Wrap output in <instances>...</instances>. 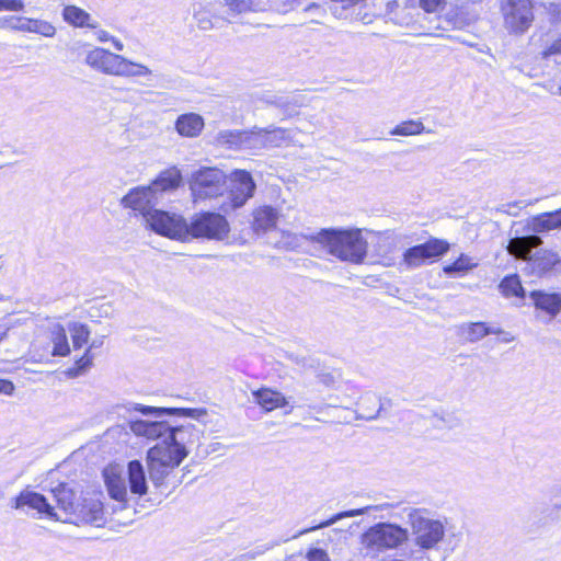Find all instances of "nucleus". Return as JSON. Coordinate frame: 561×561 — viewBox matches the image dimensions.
<instances>
[{"instance_id":"nucleus-1","label":"nucleus","mask_w":561,"mask_h":561,"mask_svg":"<svg viewBox=\"0 0 561 561\" xmlns=\"http://www.w3.org/2000/svg\"><path fill=\"white\" fill-rule=\"evenodd\" d=\"M309 239L322 244L331 255L344 262L360 264L367 254V241L358 229H322Z\"/></svg>"},{"instance_id":"nucleus-2","label":"nucleus","mask_w":561,"mask_h":561,"mask_svg":"<svg viewBox=\"0 0 561 561\" xmlns=\"http://www.w3.org/2000/svg\"><path fill=\"white\" fill-rule=\"evenodd\" d=\"M408 523L413 536L414 546L410 557L415 561H423L426 551H437L446 537V522L427 516L426 512L411 508L408 513Z\"/></svg>"},{"instance_id":"nucleus-3","label":"nucleus","mask_w":561,"mask_h":561,"mask_svg":"<svg viewBox=\"0 0 561 561\" xmlns=\"http://www.w3.org/2000/svg\"><path fill=\"white\" fill-rule=\"evenodd\" d=\"M542 243L539 236L530 234L525 237H515L508 241L507 252L526 261L525 270L538 277L546 276L556 271L561 265V259L554 251L541 249L531 254L533 249Z\"/></svg>"},{"instance_id":"nucleus-4","label":"nucleus","mask_w":561,"mask_h":561,"mask_svg":"<svg viewBox=\"0 0 561 561\" xmlns=\"http://www.w3.org/2000/svg\"><path fill=\"white\" fill-rule=\"evenodd\" d=\"M409 530L392 523H378L360 536V552L364 557L376 558L381 552L396 549L407 542Z\"/></svg>"},{"instance_id":"nucleus-5","label":"nucleus","mask_w":561,"mask_h":561,"mask_svg":"<svg viewBox=\"0 0 561 561\" xmlns=\"http://www.w3.org/2000/svg\"><path fill=\"white\" fill-rule=\"evenodd\" d=\"M186 458V454L165 436L147 451L149 478L156 486H161L165 478Z\"/></svg>"},{"instance_id":"nucleus-6","label":"nucleus","mask_w":561,"mask_h":561,"mask_svg":"<svg viewBox=\"0 0 561 561\" xmlns=\"http://www.w3.org/2000/svg\"><path fill=\"white\" fill-rule=\"evenodd\" d=\"M187 230V241L192 239L222 241L230 232V225L219 213L202 211L191 218Z\"/></svg>"},{"instance_id":"nucleus-7","label":"nucleus","mask_w":561,"mask_h":561,"mask_svg":"<svg viewBox=\"0 0 561 561\" xmlns=\"http://www.w3.org/2000/svg\"><path fill=\"white\" fill-rule=\"evenodd\" d=\"M226 188L227 176L218 168L204 167L191 174L190 190L194 202L222 196Z\"/></svg>"},{"instance_id":"nucleus-8","label":"nucleus","mask_w":561,"mask_h":561,"mask_svg":"<svg viewBox=\"0 0 561 561\" xmlns=\"http://www.w3.org/2000/svg\"><path fill=\"white\" fill-rule=\"evenodd\" d=\"M145 227L172 240L187 241V221L175 213L156 209L146 215Z\"/></svg>"},{"instance_id":"nucleus-9","label":"nucleus","mask_w":561,"mask_h":561,"mask_svg":"<svg viewBox=\"0 0 561 561\" xmlns=\"http://www.w3.org/2000/svg\"><path fill=\"white\" fill-rule=\"evenodd\" d=\"M501 13L505 30L513 35H523L534 22L530 0H501Z\"/></svg>"},{"instance_id":"nucleus-10","label":"nucleus","mask_w":561,"mask_h":561,"mask_svg":"<svg viewBox=\"0 0 561 561\" xmlns=\"http://www.w3.org/2000/svg\"><path fill=\"white\" fill-rule=\"evenodd\" d=\"M256 184L245 170H234L229 176L228 193L225 201L220 204V210L228 213L238 209L253 197Z\"/></svg>"},{"instance_id":"nucleus-11","label":"nucleus","mask_w":561,"mask_h":561,"mask_svg":"<svg viewBox=\"0 0 561 561\" xmlns=\"http://www.w3.org/2000/svg\"><path fill=\"white\" fill-rule=\"evenodd\" d=\"M448 243L431 239L425 243L414 245L408 249L403 254V263L410 267L415 268L428 262L435 261L448 251Z\"/></svg>"},{"instance_id":"nucleus-12","label":"nucleus","mask_w":561,"mask_h":561,"mask_svg":"<svg viewBox=\"0 0 561 561\" xmlns=\"http://www.w3.org/2000/svg\"><path fill=\"white\" fill-rule=\"evenodd\" d=\"M102 474L110 497L121 503L122 508H124L128 499V490L126 484L127 478L123 466L111 463L103 469Z\"/></svg>"},{"instance_id":"nucleus-13","label":"nucleus","mask_w":561,"mask_h":561,"mask_svg":"<svg viewBox=\"0 0 561 561\" xmlns=\"http://www.w3.org/2000/svg\"><path fill=\"white\" fill-rule=\"evenodd\" d=\"M158 203L159 199L149 185L131 188L121 201L123 207L138 211L144 221L148 213L157 209L154 206Z\"/></svg>"},{"instance_id":"nucleus-14","label":"nucleus","mask_w":561,"mask_h":561,"mask_svg":"<svg viewBox=\"0 0 561 561\" xmlns=\"http://www.w3.org/2000/svg\"><path fill=\"white\" fill-rule=\"evenodd\" d=\"M10 506L14 510H34L38 514H45L50 518L59 519L46 497L30 489L23 490L18 496L11 499Z\"/></svg>"},{"instance_id":"nucleus-15","label":"nucleus","mask_w":561,"mask_h":561,"mask_svg":"<svg viewBox=\"0 0 561 561\" xmlns=\"http://www.w3.org/2000/svg\"><path fill=\"white\" fill-rule=\"evenodd\" d=\"M121 55L95 47L85 55V64L92 69L107 76H115Z\"/></svg>"},{"instance_id":"nucleus-16","label":"nucleus","mask_w":561,"mask_h":561,"mask_svg":"<svg viewBox=\"0 0 561 561\" xmlns=\"http://www.w3.org/2000/svg\"><path fill=\"white\" fill-rule=\"evenodd\" d=\"M201 431L194 424L187 423L180 426H170L167 437L182 451L190 453V448L199 439Z\"/></svg>"},{"instance_id":"nucleus-17","label":"nucleus","mask_w":561,"mask_h":561,"mask_svg":"<svg viewBox=\"0 0 561 561\" xmlns=\"http://www.w3.org/2000/svg\"><path fill=\"white\" fill-rule=\"evenodd\" d=\"M128 427L136 436L161 440L168 435L169 423L164 421L130 420Z\"/></svg>"},{"instance_id":"nucleus-18","label":"nucleus","mask_w":561,"mask_h":561,"mask_svg":"<svg viewBox=\"0 0 561 561\" xmlns=\"http://www.w3.org/2000/svg\"><path fill=\"white\" fill-rule=\"evenodd\" d=\"M76 523H85L100 526L104 522L103 503L99 499H84L77 505Z\"/></svg>"},{"instance_id":"nucleus-19","label":"nucleus","mask_w":561,"mask_h":561,"mask_svg":"<svg viewBox=\"0 0 561 561\" xmlns=\"http://www.w3.org/2000/svg\"><path fill=\"white\" fill-rule=\"evenodd\" d=\"M527 228L536 236L561 230V208L530 217L527 221Z\"/></svg>"},{"instance_id":"nucleus-20","label":"nucleus","mask_w":561,"mask_h":561,"mask_svg":"<svg viewBox=\"0 0 561 561\" xmlns=\"http://www.w3.org/2000/svg\"><path fill=\"white\" fill-rule=\"evenodd\" d=\"M181 182V171L176 167H172L162 171L158 178L149 184V186L160 201L163 193L176 190Z\"/></svg>"},{"instance_id":"nucleus-21","label":"nucleus","mask_w":561,"mask_h":561,"mask_svg":"<svg viewBox=\"0 0 561 561\" xmlns=\"http://www.w3.org/2000/svg\"><path fill=\"white\" fill-rule=\"evenodd\" d=\"M205 126L204 118L197 113H185L180 115L174 124L176 133L186 138L198 137Z\"/></svg>"},{"instance_id":"nucleus-22","label":"nucleus","mask_w":561,"mask_h":561,"mask_svg":"<svg viewBox=\"0 0 561 561\" xmlns=\"http://www.w3.org/2000/svg\"><path fill=\"white\" fill-rule=\"evenodd\" d=\"M128 479L130 493L142 496L148 491L147 474L144 465L139 460H131L125 471Z\"/></svg>"},{"instance_id":"nucleus-23","label":"nucleus","mask_w":561,"mask_h":561,"mask_svg":"<svg viewBox=\"0 0 561 561\" xmlns=\"http://www.w3.org/2000/svg\"><path fill=\"white\" fill-rule=\"evenodd\" d=\"M458 331L460 336L470 343H476L490 334L499 335L504 333L501 328L488 325L485 322L462 323Z\"/></svg>"},{"instance_id":"nucleus-24","label":"nucleus","mask_w":561,"mask_h":561,"mask_svg":"<svg viewBox=\"0 0 561 561\" xmlns=\"http://www.w3.org/2000/svg\"><path fill=\"white\" fill-rule=\"evenodd\" d=\"M129 410L138 411V412L142 413L144 415H152L154 417H161L163 415H173V414L182 415V416H190V417H198L206 413L204 410H198V409L156 408V407L142 405L139 403L133 404V407Z\"/></svg>"},{"instance_id":"nucleus-25","label":"nucleus","mask_w":561,"mask_h":561,"mask_svg":"<svg viewBox=\"0 0 561 561\" xmlns=\"http://www.w3.org/2000/svg\"><path fill=\"white\" fill-rule=\"evenodd\" d=\"M64 20L75 27L98 28V21L83 9L76 5H66L62 10Z\"/></svg>"},{"instance_id":"nucleus-26","label":"nucleus","mask_w":561,"mask_h":561,"mask_svg":"<svg viewBox=\"0 0 561 561\" xmlns=\"http://www.w3.org/2000/svg\"><path fill=\"white\" fill-rule=\"evenodd\" d=\"M530 297L537 309L546 311L551 317L557 316L561 311L560 294H547L535 290L531 291Z\"/></svg>"},{"instance_id":"nucleus-27","label":"nucleus","mask_w":561,"mask_h":561,"mask_svg":"<svg viewBox=\"0 0 561 561\" xmlns=\"http://www.w3.org/2000/svg\"><path fill=\"white\" fill-rule=\"evenodd\" d=\"M278 211L272 206H260L253 211V226L256 231H266L275 227Z\"/></svg>"},{"instance_id":"nucleus-28","label":"nucleus","mask_w":561,"mask_h":561,"mask_svg":"<svg viewBox=\"0 0 561 561\" xmlns=\"http://www.w3.org/2000/svg\"><path fill=\"white\" fill-rule=\"evenodd\" d=\"M253 397L265 411H273L287 404L286 398L280 392L268 388L253 391Z\"/></svg>"},{"instance_id":"nucleus-29","label":"nucleus","mask_w":561,"mask_h":561,"mask_svg":"<svg viewBox=\"0 0 561 561\" xmlns=\"http://www.w3.org/2000/svg\"><path fill=\"white\" fill-rule=\"evenodd\" d=\"M53 494L60 510L70 515L77 513L78 504H76V495L71 488L61 483L53 489Z\"/></svg>"},{"instance_id":"nucleus-30","label":"nucleus","mask_w":561,"mask_h":561,"mask_svg":"<svg viewBox=\"0 0 561 561\" xmlns=\"http://www.w3.org/2000/svg\"><path fill=\"white\" fill-rule=\"evenodd\" d=\"M152 71L142 64L131 61L121 55L115 77L138 78L148 77Z\"/></svg>"},{"instance_id":"nucleus-31","label":"nucleus","mask_w":561,"mask_h":561,"mask_svg":"<svg viewBox=\"0 0 561 561\" xmlns=\"http://www.w3.org/2000/svg\"><path fill=\"white\" fill-rule=\"evenodd\" d=\"M247 130H220L216 136V141L220 146H226L229 149L245 150Z\"/></svg>"},{"instance_id":"nucleus-32","label":"nucleus","mask_w":561,"mask_h":561,"mask_svg":"<svg viewBox=\"0 0 561 561\" xmlns=\"http://www.w3.org/2000/svg\"><path fill=\"white\" fill-rule=\"evenodd\" d=\"M359 410L357 420H375L381 410V404L376 394L365 393L359 399Z\"/></svg>"},{"instance_id":"nucleus-33","label":"nucleus","mask_w":561,"mask_h":561,"mask_svg":"<svg viewBox=\"0 0 561 561\" xmlns=\"http://www.w3.org/2000/svg\"><path fill=\"white\" fill-rule=\"evenodd\" d=\"M499 289L505 298L516 297L523 299L525 297V290L517 275L505 276L501 280Z\"/></svg>"},{"instance_id":"nucleus-34","label":"nucleus","mask_w":561,"mask_h":561,"mask_svg":"<svg viewBox=\"0 0 561 561\" xmlns=\"http://www.w3.org/2000/svg\"><path fill=\"white\" fill-rule=\"evenodd\" d=\"M224 2L232 14L264 12V5L261 0H224Z\"/></svg>"},{"instance_id":"nucleus-35","label":"nucleus","mask_w":561,"mask_h":561,"mask_svg":"<svg viewBox=\"0 0 561 561\" xmlns=\"http://www.w3.org/2000/svg\"><path fill=\"white\" fill-rule=\"evenodd\" d=\"M244 148L251 151L268 149L265 128L254 126L248 129Z\"/></svg>"},{"instance_id":"nucleus-36","label":"nucleus","mask_w":561,"mask_h":561,"mask_svg":"<svg viewBox=\"0 0 561 561\" xmlns=\"http://www.w3.org/2000/svg\"><path fill=\"white\" fill-rule=\"evenodd\" d=\"M265 131L268 149L282 147L291 140L288 129L271 125L265 128Z\"/></svg>"},{"instance_id":"nucleus-37","label":"nucleus","mask_w":561,"mask_h":561,"mask_svg":"<svg viewBox=\"0 0 561 561\" xmlns=\"http://www.w3.org/2000/svg\"><path fill=\"white\" fill-rule=\"evenodd\" d=\"M51 342L54 344L53 356H67L70 353L66 330L61 325L54 327L51 331Z\"/></svg>"},{"instance_id":"nucleus-38","label":"nucleus","mask_w":561,"mask_h":561,"mask_svg":"<svg viewBox=\"0 0 561 561\" xmlns=\"http://www.w3.org/2000/svg\"><path fill=\"white\" fill-rule=\"evenodd\" d=\"M371 508H373L371 506H365V507H362V508L350 510V511H345V512H342V513H337L334 516H332L330 519H328L325 522H322L321 524H319L317 526H313L311 528L301 530L299 533V535H302V534H306V533H309V531H312V530H316V529H321V528L329 527V526L333 525L334 523L339 522L340 519H342L344 517H356V516H360V515L367 514L368 512H370Z\"/></svg>"},{"instance_id":"nucleus-39","label":"nucleus","mask_w":561,"mask_h":561,"mask_svg":"<svg viewBox=\"0 0 561 561\" xmlns=\"http://www.w3.org/2000/svg\"><path fill=\"white\" fill-rule=\"evenodd\" d=\"M425 130V126L421 121H407L398 124L390 130L392 136H414Z\"/></svg>"},{"instance_id":"nucleus-40","label":"nucleus","mask_w":561,"mask_h":561,"mask_svg":"<svg viewBox=\"0 0 561 561\" xmlns=\"http://www.w3.org/2000/svg\"><path fill=\"white\" fill-rule=\"evenodd\" d=\"M25 32L36 33L45 37H54L56 27L48 21L27 18Z\"/></svg>"},{"instance_id":"nucleus-41","label":"nucleus","mask_w":561,"mask_h":561,"mask_svg":"<svg viewBox=\"0 0 561 561\" xmlns=\"http://www.w3.org/2000/svg\"><path fill=\"white\" fill-rule=\"evenodd\" d=\"M69 331L71 333L72 344L75 348H80L88 342L90 331L85 324L79 322H72L69 324Z\"/></svg>"},{"instance_id":"nucleus-42","label":"nucleus","mask_w":561,"mask_h":561,"mask_svg":"<svg viewBox=\"0 0 561 561\" xmlns=\"http://www.w3.org/2000/svg\"><path fill=\"white\" fill-rule=\"evenodd\" d=\"M476 266L477 263L472 262V259L470 256L461 254L458 257V260H456L454 263L446 265L444 267V272L447 275H453L456 273H466Z\"/></svg>"},{"instance_id":"nucleus-43","label":"nucleus","mask_w":561,"mask_h":561,"mask_svg":"<svg viewBox=\"0 0 561 561\" xmlns=\"http://www.w3.org/2000/svg\"><path fill=\"white\" fill-rule=\"evenodd\" d=\"M264 11H276L286 13L294 8L297 0H261Z\"/></svg>"},{"instance_id":"nucleus-44","label":"nucleus","mask_w":561,"mask_h":561,"mask_svg":"<svg viewBox=\"0 0 561 561\" xmlns=\"http://www.w3.org/2000/svg\"><path fill=\"white\" fill-rule=\"evenodd\" d=\"M193 18L197 27L202 31H209L215 26L210 12L205 9L194 11Z\"/></svg>"},{"instance_id":"nucleus-45","label":"nucleus","mask_w":561,"mask_h":561,"mask_svg":"<svg viewBox=\"0 0 561 561\" xmlns=\"http://www.w3.org/2000/svg\"><path fill=\"white\" fill-rule=\"evenodd\" d=\"M27 18L24 16H10L7 19H0V26L8 27L15 31L25 32Z\"/></svg>"},{"instance_id":"nucleus-46","label":"nucleus","mask_w":561,"mask_h":561,"mask_svg":"<svg viewBox=\"0 0 561 561\" xmlns=\"http://www.w3.org/2000/svg\"><path fill=\"white\" fill-rule=\"evenodd\" d=\"M305 12L310 14V21L314 23H320V19L324 18L327 14L325 9L318 3H311L306 7Z\"/></svg>"},{"instance_id":"nucleus-47","label":"nucleus","mask_w":561,"mask_h":561,"mask_svg":"<svg viewBox=\"0 0 561 561\" xmlns=\"http://www.w3.org/2000/svg\"><path fill=\"white\" fill-rule=\"evenodd\" d=\"M561 55V35L546 46L541 51V57L548 59L551 56Z\"/></svg>"},{"instance_id":"nucleus-48","label":"nucleus","mask_w":561,"mask_h":561,"mask_svg":"<svg viewBox=\"0 0 561 561\" xmlns=\"http://www.w3.org/2000/svg\"><path fill=\"white\" fill-rule=\"evenodd\" d=\"M527 204H524V202L518 201L514 203H508L502 205L499 210L503 211L505 214H508L511 216H517L518 213L526 206Z\"/></svg>"},{"instance_id":"nucleus-49","label":"nucleus","mask_w":561,"mask_h":561,"mask_svg":"<svg viewBox=\"0 0 561 561\" xmlns=\"http://www.w3.org/2000/svg\"><path fill=\"white\" fill-rule=\"evenodd\" d=\"M24 3L22 0H0V11H22Z\"/></svg>"},{"instance_id":"nucleus-50","label":"nucleus","mask_w":561,"mask_h":561,"mask_svg":"<svg viewBox=\"0 0 561 561\" xmlns=\"http://www.w3.org/2000/svg\"><path fill=\"white\" fill-rule=\"evenodd\" d=\"M92 359L93 357L90 355V350H88L84 355L79 360H77V371L73 374V376H77L85 369L90 368L92 365Z\"/></svg>"},{"instance_id":"nucleus-51","label":"nucleus","mask_w":561,"mask_h":561,"mask_svg":"<svg viewBox=\"0 0 561 561\" xmlns=\"http://www.w3.org/2000/svg\"><path fill=\"white\" fill-rule=\"evenodd\" d=\"M446 0H420V5L426 12H435L445 4Z\"/></svg>"},{"instance_id":"nucleus-52","label":"nucleus","mask_w":561,"mask_h":561,"mask_svg":"<svg viewBox=\"0 0 561 561\" xmlns=\"http://www.w3.org/2000/svg\"><path fill=\"white\" fill-rule=\"evenodd\" d=\"M547 10L554 22L561 21V3L551 2L547 7Z\"/></svg>"},{"instance_id":"nucleus-53","label":"nucleus","mask_w":561,"mask_h":561,"mask_svg":"<svg viewBox=\"0 0 561 561\" xmlns=\"http://www.w3.org/2000/svg\"><path fill=\"white\" fill-rule=\"evenodd\" d=\"M308 561H329V558L324 550L313 549L308 553Z\"/></svg>"},{"instance_id":"nucleus-54","label":"nucleus","mask_w":561,"mask_h":561,"mask_svg":"<svg viewBox=\"0 0 561 561\" xmlns=\"http://www.w3.org/2000/svg\"><path fill=\"white\" fill-rule=\"evenodd\" d=\"M14 391V385L12 381L7 379H0V393L11 396Z\"/></svg>"},{"instance_id":"nucleus-55","label":"nucleus","mask_w":561,"mask_h":561,"mask_svg":"<svg viewBox=\"0 0 561 561\" xmlns=\"http://www.w3.org/2000/svg\"><path fill=\"white\" fill-rule=\"evenodd\" d=\"M295 105V106H299L301 105V102L297 99V98H293V99H279L277 101H275V105L278 106V107H287L288 105Z\"/></svg>"},{"instance_id":"nucleus-56","label":"nucleus","mask_w":561,"mask_h":561,"mask_svg":"<svg viewBox=\"0 0 561 561\" xmlns=\"http://www.w3.org/2000/svg\"><path fill=\"white\" fill-rule=\"evenodd\" d=\"M95 30L96 31H95L94 35L99 42L104 43V42H110L112 39V35L107 31L101 30V28L100 30L95 28Z\"/></svg>"},{"instance_id":"nucleus-57","label":"nucleus","mask_w":561,"mask_h":561,"mask_svg":"<svg viewBox=\"0 0 561 561\" xmlns=\"http://www.w3.org/2000/svg\"><path fill=\"white\" fill-rule=\"evenodd\" d=\"M111 42L113 43L115 49H117L119 51L124 49V44L119 39L112 36Z\"/></svg>"},{"instance_id":"nucleus-58","label":"nucleus","mask_w":561,"mask_h":561,"mask_svg":"<svg viewBox=\"0 0 561 561\" xmlns=\"http://www.w3.org/2000/svg\"><path fill=\"white\" fill-rule=\"evenodd\" d=\"M102 344H103V337L95 339L92 341L89 350L100 347V346H102Z\"/></svg>"},{"instance_id":"nucleus-59","label":"nucleus","mask_w":561,"mask_h":561,"mask_svg":"<svg viewBox=\"0 0 561 561\" xmlns=\"http://www.w3.org/2000/svg\"><path fill=\"white\" fill-rule=\"evenodd\" d=\"M5 335H7V332L0 333V342L5 337Z\"/></svg>"},{"instance_id":"nucleus-60","label":"nucleus","mask_w":561,"mask_h":561,"mask_svg":"<svg viewBox=\"0 0 561 561\" xmlns=\"http://www.w3.org/2000/svg\"><path fill=\"white\" fill-rule=\"evenodd\" d=\"M4 499V492L0 489V502Z\"/></svg>"},{"instance_id":"nucleus-61","label":"nucleus","mask_w":561,"mask_h":561,"mask_svg":"<svg viewBox=\"0 0 561 561\" xmlns=\"http://www.w3.org/2000/svg\"><path fill=\"white\" fill-rule=\"evenodd\" d=\"M559 94L561 95V84H560V88H559Z\"/></svg>"}]
</instances>
